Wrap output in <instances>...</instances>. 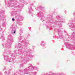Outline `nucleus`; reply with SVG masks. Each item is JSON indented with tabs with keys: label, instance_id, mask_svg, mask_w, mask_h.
I'll return each mask as SVG.
<instances>
[{
	"label": "nucleus",
	"instance_id": "nucleus-1",
	"mask_svg": "<svg viewBox=\"0 0 75 75\" xmlns=\"http://www.w3.org/2000/svg\"><path fill=\"white\" fill-rule=\"evenodd\" d=\"M29 44V41L27 39L23 40L21 42V43H18L17 45H16L15 46V48H19V49L18 50V53L19 55H23L20 57V58L21 59V61L23 63H25V62H27L29 61V58H33L34 57V55H32L31 53H28V52H29L30 51L28 50L25 49L23 48V47L25 48L27 47V44Z\"/></svg>",
	"mask_w": 75,
	"mask_h": 75
},
{
	"label": "nucleus",
	"instance_id": "nucleus-2",
	"mask_svg": "<svg viewBox=\"0 0 75 75\" xmlns=\"http://www.w3.org/2000/svg\"><path fill=\"white\" fill-rule=\"evenodd\" d=\"M66 36L68 38L67 40H64V43L65 45L66 48L70 50H75V45L70 44H67L69 42V41L71 39L75 41V33L73 32L71 35L66 33Z\"/></svg>",
	"mask_w": 75,
	"mask_h": 75
},
{
	"label": "nucleus",
	"instance_id": "nucleus-3",
	"mask_svg": "<svg viewBox=\"0 0 75 75\" xmlns=\"http://www.w3.org/2000/svg\"><path fill=\"white\" fill-rule=\"evenodd\" d=\"M5 18L6 16L4 15H2L0 13V34L1 35L0 39L2 40L3 41H4L5 40L2 27H4L6 26Z\"/></svg>",
	"mask_w": 75,
	"mask_h": 75
},
{
	"label": "nucleus",
	"instance_id": "nucleus-4",
	"mask_svg": "<svg viewBox=\"0 0 75 75\" xmlns=\"http://www.w3.org/2000/svg\"><path fill=\"white\" fill-rule=\"evenodd\" d=\"M8 41L6 43H4L2 44V47L3 48L5 49V51L6 52H10L8 49L11 47V44L13 42V37L11 35H8L7 37Z\"/></svg>",
	"mask_w": 75,
	"mask_h": 75
},
{
	"label": "nucleus",
	"instance_id": "nucleus-5",
	"mask_svg": "<svg viewBox=\"0 0 75 75\" xmlns=\"http://www.w3.org/2000/svg\"><path fill=\"white\" fill-rule=\"evenodd\" d=\"M56 18L58 20L56 21L54 23L55 24L58 25L59 28H61V27H62V25L61 23H65V19L60 17L59 16H57Z\"/></svg>",
	"mask_w": 75,
	"mask_h": 75
},
{
	"label": "nucleus",
	"instance_id": "nucleus-6",
	"mask_svg": "<svg viewBox=\"0 0 75 75\" xmlns=\"http://www.w3.org/2000/svg\"><path fill=\"white\" fill-rule=\"evenodd\" d=\"M75 17L73 20H70L69 21L68 25L69 28L71 29L72 31L75 32Z\"/></svg>",
	"mask_w": 75,
	"mask_h": 75
},
{
	"label": "nucleus",
	"instance_id": "nucleus-7",
	"mask_svg": "<svg viewBox=\"0 0 75 75\" xmlns=\"http://www.w3.org/2000/svg\"><path fill=\"white\" fill-rule=\"evenodd\" d=\"M42 6H40V7H37L35 8L36 10H38V11H40L38 13V14H36L37 17H39V18H40V20H41V21L43 22V21H44V20L43 19V18H44V16H43V14L41 12V9L42 8Z\"/></svg>",
	"mask_w": 75,
	"mask_h": 75
},
{
	"label": "nucleus",
	"instance_id": "nucleus-8",
	"mask_svg": "<svg viewBox=\"0 0 75 75\" xmlns=\"http://www.w3.org/2000/svg\"><path fill=\"white\" fill-rule=\"evenodd\" d=\"M4 60L6 62H11L13 60V59H11L9 58V56L7 55H4Z\"/></svg>",
	"mask_w": 75,
	"mask_h": 75
},
{
	"label": "nucleus",
	"instance_id": "nucleus-9",
	"mask_svg": "<svg viewBox=\"0 0 75 75\" xmlns=\"http://www.w3.org/2000/svg\"><path fill=\"white\" fill-rule=\"evenodd\" d=\"M55 31L58 32V34L59 35V38H63V36L61 34V30H59L58 29H55Z\"/></svg>",
	"mask_w": 75,
	"mask_h": 75
},
{
	"label": "nucleus",
	"instance_id": "nucleus-10",
	"mask_svg": "<svg viewBox=\"0 0 75 75\" xmlns=\"http://www.w3.org/2000/svg\"><path fill=\"white\" fill-rule=\"evenodd\" d=\"M33 6V4H31L30 5H29V7H28V10H29V11L28 13L30 14H32V13H31V11L33 10V8H32V6Z\"/></svg>",
	"mask_w": 75,
	"mask_h": 75
},
{
	"label": "nucleus",
	"instance_id": "nucleus-11",
	"mask_svg": "<svg viewBox=\"0 0 75 75\" xmlns=\"http://www.w3.org/2000/svg\"><path fill=\"white\" fill-rule=\"evenodd\" d=\"M16 18H21V19H23V18H24V17L23 16H21L20 15V14H19L16 16Z\"/></svg>",
	"mask_w": 75,
	"mask_h": 75
},
{
	"label": "nucleus",
	"instance_id": "nucleus-12",
	"mask_svg": "<svg viewBox=\"0 0 75 75\" xmlns=\"http://www.w3.org/2000/svg\"><path fill=\"white\" fill-rule=\"evenodd\" d=\"M41 43L40 44V45H41L42 46H45V45H46V44L44 41H42Z\"/></svg>",
	"mask_w": 75,
	"mask_h": 75
},
{
	"label": "nucleus",
	"instance_id": "nucleus-13",
	"mask_svg": "<svg viewBox=\"0 0 75 75\" xmlns=\"http://www.w3.org/2000/svg\"><path fill=\"white\" fill-rule=\"evenodd\" d=\"M12 3H13V2H11V3L10 4H11H11H12V7H15V8H17V6H16V4H12Z\"/></svg>",
	"mask_w": 75,
	"mask_h": 75
},
{
	"label": "nucleus",
	"instance_id": "nucleus-14",
	"mask_svg": "<svg viewBox=\"0 0 75 75\" xmlns=\"http://www.w3.org/2000/svg\"><path fill=\"white\" fill-rule=\"evenodd\" d=\"M10 70H9L8 71H5L4 72L5 74H7V75H8L10 73Z\"/></svg>",
	"mask_w": 75,
	"mask_h": 75
},
{
	"label": "nucleus",
	"instance_id": "nucleus-15",
	"mask_svg": "<svg viewBox=\"0 0 75 75\" xmlns=\"http://www.w3.org/2000/svg\"><path fill=\"white\" fill-rule=\"evenodd\" d=\"M22 10L21 9H18V10L16 12V13H20L21 11Z\"/></svg>",
	"mask_w": 75,
	"mask_h": 75
},
{
	"label": "nucleus",
	"instance_id": "nucleus-16",
	"mask_svg": "<svg viewBox=\"0 0 75 75\" xmlns=\"http://www.w3.org/2000/svg\"><path fill=\"white\" fill-rule=\"evenodd\" d=\"M22 39V36H20L19 37V41L21 40Z\"/></svg>",
	"mask_w": 75,
	"mask_h": 75
},
{
	"label": "nucleus",
	"instance_id": "nucleus-17",
	"mask_svg": "<svg viewBox=\"0 0 75 75\" xmlns=\"http://www.w3.org/2000/svg\"><path fill=\"white\" fill-rule=\"evenodd\" d=\"M19 32L21 33H23V30L21 29H20Z\"/></svg>",
	"mask_w": 75,
	"mask_h": 75
},
{
	"label": "nucleus",
	"instance_id": "nucleus-18",
	"mask_svg": "<svg viewBox=\"0 0 75 75\" xmlns=\"http://www.w3.org/2000/svg\"><path fill=\"white\" fill-rule=\"evenodd\" d=\"M37 72H33L32 74H33V75H35L37 74Z\"/></svg>",
	"mask_w": 75,
	"mask_h": 75
},
{
	"label": "nucleus",
	"instance_id": "nucleus-19",
	"mask_svg": "<svg viewBox=\"0 0 75 75\" xmlns=\"http://www.w3.org/2000/svg\"><path fill=\"white\" fill-rule=\"evenodd\" d=\"M14 53L16 55V54H17V50H15L14 51Z\"/></svg>",
	"mask_w": 75,
	"mask_h": 75
},
{
	"label": "nucleus",
	"instance_id": "nucleus-20",
	"mask_svg": "<svg viewBox=\"0 0 75 75\" xmlns=\"http://www.w3.org/2000/svg\"><path fill=\"white\" fill-rule=\"evenodd\" d=\"M1 14H4V11H2L1 12Z\"/></svg>",
	"mask_w": 75,
	"mask_h": 75
},
{
	"label": "nucleus",
	"instance_id": "nucleus-21",
	"mask_svg": "<svg viewBox=\"0 0 75 75\" xmlns=\"http://www.w3.org/2000/svg\"><path fill=\"white\" fill-rule=\"evenodd\" d=\"M12 57H16V55H14V54H12L11 55Z\"/></svg>",
	"mask_w": 75,
	"mask_h": 75
},
{
	"label": "nucleus",
	"instance_id": "nucleus-22",
	"mask_svg": "<svg viewBox=\"0 0 75 75\" xmlns=\"http://www.w3.org/2000/svg\"><path fill=\"white\" fill-rule=\"evenodd\" d=\"M16 29H15L13 30V34H15L16 33Z\"/></svg>",
	"mask_w": 75,
	"mask_h": 75
},
{
	"label": "nucleus",
	"instance_id": "nucleus-23",
	"mask_svg": "<svg viewBox=\"0 0 75 75\" xmlns=\"http://www.w3.org/2000/svg\"><path fill=\"white\" fill-rule=\"evenodd\" d=\"M6 67H4V70H6Z\"/></svg>",
	"mask_w": 75,
	"mask_h": 75
},
{
	"label": "nucleus",
	"instance_id": "nucleus-24",
	"mask_svg": "<svg viewBox=\"0 0 75 75\" xmlns=\"http://www.w3.org/2000/svg\"><path fill=\"white\" fill-rule=\"evenodd\" d=\"M24 66V65L23 64H21V67H23Z\"/></svg>",
	"mask_w": 75,
	"mask_h": 75
},
{
	"label": "nucleus",
	"instance_id": "nucleus-25",
	"mask_svg": "<svg viewBox=\"0 0 75 75\" xmlns=\"http://www.w3.org/2000/svg\"><path fill=\"white\" fill-rule=\"evenodd\" d=\"M12 21H15V20H14V18H12Z\"/></svg>",
	"mask_w": 75,
	"mask_h": 75
},
{
	"label": "nucleus",
	"instance_id": "nucleus-26",
	"mask_svg": "<svg viewBox=\"0 0 75 75\" xmlns=\"http://www.w3.org/2000/svg\"><path fill=\"white\" fill-rule=\"evenodd\" d=\"M32 48H35V46H32Z\"/></svg>",
	"mask_w": 75,
	"mask_h": 75
},
{
	"label": "nucleus",
	"instance_id": "nucleus-27",
	"mask_svg": "<svg viewBox=\"0 0 75 75\" xmlns=\"http://www.w3.org/2000/svg\"><path fill=\"white\" fill-rule=\"evenodd\" d=\"M73 16H75V12L73 14Z\"/></svg>",
	"mask_w": 75,
	"mask_h": 75
},
{
	"label": "nucleus",
	"instance_id": "nucleus-28",
	"mask_svg": "<svg viewBox=\"0 0 75 75\" xmlns=\"http://www.w3.org/2000/svg\"><path fill=\"white\" fill-rule=\"evenodd\" d=\"M27 36L28 37H30V35H29V34Z\"/></svg>",
	"mask_w": 75,
	"mask_h": 75
},
{
	"label": "nucleus",
	"instance_id": "nucleus-29",
	"mask_svg": "<svg viewBox=\"0 0 75 75\" xmlns=\"http://www.w3.org/2000/svg\"><path fill=\"white\" fill-rule=\"evenodd\" d=\"M24 0H20V1H24Z\"/></svg>",
	"mask_w": 75,
	"mask_h": 75
},
{
	"label": "nucleus",
	"instance_id": "nucleus-30",
	"mask_svg": "<svg viewBox=\"0 0 75 75\" xmlns=\"http://www.w3.org/2000/svg\"><path fill=\"white\" fill-rule=\"evenodd\" d=\"M37 64L38 65H39V64H40V63H39V62H37Z\"/></svg>",
	"mask_w": 75,
	"mask_h": 75
},
{
	"label": "nucleus",
	"instance_id": "nucleus-31",
	"mask_svg": "<svg viewBox=\"0 0 75 75\" xmlns=\"http://www.w3.org/2000/svg\"><path fill=\"white\" fill-rule=\"evenodd\" d=\"M67 11H65L64 12L65 13H67Z\"/></svg>",
	"mask_w": 75,
	"mask_h": 75
},
{
	"label": "nucleus",
	"instance_id": "nucleus-32",
	"mask_svg": "<svg viewBox=\"0 0 75 75\" xmlns=\"http://www.w3.org/2000/svg\"><path fill=\"white\" fill-rule=\"evenodd\" d=\"M0 75H2V73L1 72H0Z\"/></svg>",
	"mask_w": 75,
	"mask_h": 75
},
{
	"label": "nucleus",
	"instance_id": "nucleus-33",
	"mask_svg": "<svg viewBox=\"0 0 75 75\" xmlns=\"http://www.w3.org/2000/svg\"><path fill=\"white\" fill-rule=\"evenodd\" d=\"M57 39H58V37H57Z\"/></svg>",
	"mask_w": 75,
	"mask_h": 75
},
{
	"label": "nucleus",
	"instance_id": "nucleus-34",
	"mask_svg": "<svg viewBox=\"0 0 75 75\" xmlns=\"http://www.w3.org/2000/svg\"><path fill=\"white\" fill-rule=\"evenodd\" d=\"M74 44H75V42H74Z\"/></svg>",
	"mask_w": 75,
	"mask_h": 75
},
{
	"label": "nucleus",
	"instance_id": "nucleus-35",
	"mask_svg": "<svg viewBox=\"0 0 75 75\" xmlns=\"http://www.w3.org/2000/svg\"><path fill=\"white\" fill-rule=\"evenodd\" d=\"M13 75H15V74H13Z\"/></svg>",
	"mask_w": 75,
	"mask_h": 75
}]
</instances>
